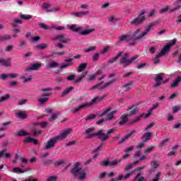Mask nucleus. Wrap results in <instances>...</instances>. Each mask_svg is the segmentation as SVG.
Instances as JSON below:
<instances>
[{
  "mask_svg": "<svg viewBox=\"0 0 181 181\" xmlns=\"http://www.w3.org/2000/svg\"><path fill=\"white\" fill-rule=\"evenodd\" d=\"M71 132V129H67L66 130L64 131L63 133L61 134L50 139L45 146L42 147L43 151H46L47 149H52V148H54L56 144L59 142V141H63V139H66L70 133Z\"/></svg>",
  "mask_w": 181,
  "mask_h": 181,
  "instance_id": "1",
  "label": "nucleus"
},
{
  "mask_svg": "<svg viewBox=\"0 0 181 181\" xmlns=\"http://www.w3.org/2000/svg\"><path fill=\"white\" fill-rule=\"evenodd\" d=\"M95 129V127H89L83 132V135H87L86 138L88 139L94 138V136H98V139L102 141V142H105V141L108 139V135L104 133V130L100 129L96 133H92Z\"/></svg>",
  "mask_w": 181,
  "mask_h": 181,
  "instance_id": "2",
  "label": "nucleus"
},
{
  "mask_svg": "<svg viewBox=\"0 0 181 181\" xmlns=\"http://www.w3.org/2000/svg\"><path fill=\"white\" fill-rule=\"evenodd\" d=\"M119 53H122V58L120 59V64L123 66V67H127V66H129V64H135L136 62L139 61V56L134 55L129 58V53L124 52H119Z\"/></svg>",
  "mask_w": 181,
  "mask_h": 181,
  "instance_id": "3",
  "label": "nucleus"
},
{
  "mask_svg": "<svg viewBox=\"0 0 181 181\" xmlns=\"http://www.w3.org/2000/svg\"><path fill=\"white\" fill-rule=\"evenodd\" d=\"M104 100V96H96L93 98L90 103H86L81 105H78L77 107H74V109L71 110L70 112H78L80 110H83V108H86V107H92L97 104V103H100V101H103Z\"/></svg>",
  "mask_w": 181,
  "mask_h": 181,
  "instance_id": "4",
  "label": "nucleus"
},
{
  "mask_svg": "<svg viewBox=\"0 0 181 181\" xmlns=\"http://www.w3.org/2000/svg\"><path fill=\"white\" fill-rule=\"evenodd\" d=\"M139 32H141V30L138 29L134 31L132 35H128L119 36L117 40V44L121 43V42H129V40H132L134 39V40H139L140 38H137L139 36V35H138Z\"/></svg>",
  "mask_w": 181,
  "mask_h": 181,
  "instance_id": "5",
  "label": "nucleus"
},
{
  "mask_svg": "<svg viewBox=\"0 0 181 181\" xmlns=\"http://www.w3.org/2000/svg\"><path fill=\"white\" fill-rule=\"evenodd\" d=\"M71 173L74 176V177H77L78 180H84L86 179V173H84V169L74 167L71 170Z\"/></svg>",
  "mask_w": 181,
  "mask_h": 181,
  "instance_id": "6",
  "label": "nucleus"
},
{
  "mask_svg": "<svg viewBox=\"0 0 181 181\" xmlns=\"http://www.w3.org/2000/svg\"><path fill=\"white\" fill-rule=\"evenodd\" d=\"M174 45H176V39L173 40L170 43H167L160 52L157 54V57H162L163 56H165V54H166L170 50V47H172V46Z\"/></svg>",
  "mask_w": 181,
  "mask_h": 181,
  "instance_id": "7",
  "label": "nucleus"
},
{
  "mask_svg": "<svg viewBox=\"0 0 181 181\" xmlns=\"http://www.w3.org/2000/svg\"><path fill=\"white\" fill-rule=\"evenodd\" d=\"M158 23H159L158 21H155L148 23V25L146 27V30L144 33L139 35L137 39H142V37H144V36H146L148 33L151 32V29H152V27L155 26L156 25H158Z\"/></svg>",
  "mask_w": 181,
  "mask_h": 181,
  "instance_id": "8",
  "label": "nucleus"
},
{
  "mask_svg": "<svg viewBox=\"0 0 181 181\" xmlns=\"http://www.w3.org/2000/svg\"><path fill=\"white\" fill-rule=\"evenodd\" d=\"M54 40H59L61 43H69L71 40L66 37V34H60L55 36Z\"/></svg>",
  "mask_w": 181,
  "mask_h": 181,
  "instance_id": "9",
  "label": "nucleus"
},
{
  "mask_svg": "<svg viewBox=\"0 0 181 181\" xmlns=\"http://www.w3.org/2000/svg\"><path fill=\"white\" fill-rule=\"evenodd\" d=\"M135 132H136V130H134V129L132 130V132L129 134H127L126 136L122 137L120 141H119L118 144L122 145V144L124 142H127V141H128V139H129V138H134V136H135Z\"/></svg>",
  "mask_w": 181,
  "mask_h": 181,
  "instance_id": "10",
  "label": "nucleus"
},
{
  "mask_svg": "<svg viewBox=\"0 0 181 181\" xmlns=\"http://www.w3.org/2000/svg\"><path fill=\"white\" fill-rule=\"evenodd\" d=\"M42 67V64L35 63L25 68V71H37Z\"/></svg>",
  "mask_w": 181,
  "mask_h": 181,
  "instance_id": "11",
  "label": "nucleus"
},
{
  "mask_svg": "<svg viewBox=\"0 0 181 181\" xmlns=\"http://www.w3.org/2000/svg\"><path fill=\"white\" fill-rule=\"evenodd\" d=\"M134 88V81H129L127 82L126 84L123 85L121 87V89L123 90V91H129Z\"/></svg>",
  "mask_w": 181,
  "mask_h": 181,
  "instance_id": "12",
  "label": "nucleus"
},
{
  "mask_svg": "<svg viewBox=\"0 0 181 181\" xmlns=\"http://www.w3.org/2000/svg\"><path fill=\"white\" fill-rule=\"evenodd\" d=\"M146 18L145 16H138L137 18H134L133 21H130L131 25H141L143 22H144Z\"/></svg>",
  "mask_w": 181,
  "mask_h": 181,
  "instance_id": "13",
  "label": "nucleus"
},
{
  "mask_svg": "<svg viewBox=\"0 0 181 181\" xmlns=\"http://www.w3.org/2000/svg\"><path fill=\"white\" fill-rule=\"evenodd\" d=\"M42 7L43 8V9H46L47 13L58 12V11H59V8H55L54 9H49V8H50V4H49V3H44L43 5L42 6Z\"/></svg>",
  "mask_w": 181,
  "mask_h": 181,
  "instance_id": "14",
  "label": "nucleus"
},
{
  "mask_svg": "<svg viewBox=\"0 0 181 181\" xmlns=\"http://www.w3.org/2000/svg\"><path fill=\"white\" fill-rule=\"evenodd\" d=\"M37 101H38L40 105H45L49 101V98H45L43 95H40L37 98Z\"/></svg>",
  "mask_w": 181,
  "mask_h": 181,
  "instance_id": "15",
  "label": "nucleus"
},
{
  "mask_svg": "<svg viewBox=\"0 0 181 181\" xmlns=\"http://www.w3.org/2000/svg\"><path fill=\"white\" fill-rule=\"evenodd\" d=\"M120 122H119V127H122V125H124V124H127L128 122V115L124 114L120 117Z\"/></svg>",
  "mask_w": 181,
  "mask_h": 181,
  "instance_id": "16",
  "label": "nucleus"
},
{
  "mask_svg": "<svg viewBox=\"0 0 181 181\" xmlns=\"http://www.w3.org/2000/svg\"><path fill=\"white\" fill-rule=\"evenodd\" d=\"M151 137H152V133H151V132H146L142 136L141 140L143 141V142H146H146H148V141H149V139H151Z\"/></svg>",
  "mask_w": 181,
  "mask_h": 181,
  "instance_id": "17",
  "label": "nucleus"
},
{
  "mask_svg": "<svg viewBox=\"0 0 181 181\" xmlns=\"http://www.w3.org/2000/svg\"><path fill=\"white\" fill-rule=\"evenodd\" d=\"M129 115H135V114H136V112H138V110H139L137 107H135V106H131V107H129L128 109H127V111H129Z\"/></svg>",
  "mask_w": 181,
  "mask_h": 181,
  "instance_id": "18",
  "label": "nucleus"
},
{
  "mask_svg": "<svg viewBox=\"0 0 181 181\" xmlns=\"http://www.w3.org/2000/svg\"><path fill=\"white\" fill-rule=\"evenodd\" d=\"M88 11H78V12H72L71 15H74V16H76L77 18H81L82 16H84V15H88Z\"/></svg>",
  "mask_w": 181,
  "mask_h": 181,
  "instance_id": "19",
  "label": "nucleus"
},
{
  "mask_svg": "<svg viewBox=\"0 0 181 181\" xmlns=\"http://www.w3.org/2000/svg\"><path fill=\"white\" fill-rule=\"evenodd\" d=\"M95 30L94 28L89 30H83L79 33V35L81 36H87V35H90V33L94 32Z\"/></svg>",
  "mask_w": 181,
  "mask_h": 181,
  "instance_id": "20",
  "label": "nucleus"
},
{
  "mask_svg": "<svg viewBox=\"0 0 181 181\" xmlns=\"http://www.w3.org/2000/svg\"><path fill=\"white\" fill-rule=\"evenodd\" d=\"M114 83H115V79L112 78V80L109 81L107 83H105L104 86L100 87V91H101V90H104V88H107L108 86H111V84H114Z\"/></svg>",
  "mask_w": 181,
  "mask_h": 181,
  "instance_id": "21",
  "label": "nucleus"
},
{
  "mask_svg": "<svg viewBox=\"0 0 181 181\" xmlns=\"http://www.w3.org/2000/svg\"><path fill=\"white\" fill-rule=\"evenodd\" d=\"M74 88L73 86H71L69 88H67L65 90H64L62 93L61 97H66L70 92H71Z\"/></svg>",
  "mask_w": 181,
  "mask_h": 181,
  "instance_id": "22",
  "label": "nucleus"
},
{
  "mask_svg": "<svg viewBox=\"0 0 181 181\" xmlns=\"http://www.w3.org/2000/svg\"><path fill=\"white\" fill-rule=\"evenodd\" d=\"M14 135L16 136H26L29 135V133L26 132L25 130H21L20 132L14 133Z\"/></svg>",
  "mask_w": 181,
  "mask_h": 181,
  "instance_id": "23",
  "label": "nucleus"
},
{
  "mask_svg": "<svg viewBox=\"0 0 181 181\" xmlns=\"http://www.w3.org/2000/svg\"><path fill=\"white\" fill-rule=\"evenodd\" d=\"M28 170H30V168H28L27 170H21L19 168H13V172L14 173H25V172H28Z\"/></svg>",
  "mask_w": 181,
  "mask_h": 181,
  "instance_id": "24",
  "label": "nucleus"
},
{
  "mask_svg": "<svg viewBox=\"0 0 181 181\" xmlns=\"http://www.w3.org/2000/svg\"><path fill=\"white\" fill-rule=\"evenodd\" d=\"M87 63H83V64H81L77 69V71L78 73H81V71H83V70H86V69L87 68Z\"/></svg>",
  "mask_w": 181,
  "mask_h": 181,
  "instance_id": "25",
  "label": "nucleus"
},
{
  "mask_svg": "<svg viewBox=\"0 0 181 181\" xmlns=\"http://www.w3.org/2000/svg\"><path fill=\"white\" fill-rule=\"evenodd\" d=\"M121 56H122V52H118L116 57L109 59V63H114V62H117V60H118V59L120 58Z\"/></svg>",
  "mask_w": 181,
  "mask_h": 181,
  "instance_id": "26",
  "label": "nucleus"
},
{
  "mask_svg": "<svg viewBox=\"0 0 181 181\" xmlns=\"http://www.w3.org/2000/svg\"><path fill=\"white\" fill-rule=\"evenodd\" d=\"M12 37L9 35L0 36V42H5L6 40H11Z\"/></svg>",
  "mask_w": 181,
  "mask_h": 181,
  "instance_id": "27",
  "label": "nucleus"
},
{
  "mask_svg": "<svg viewBox=\"0 0 181 181\" xmlns=\"http://www.w3.org/2000/svg\"><path fill=\"white\" fill-rule=\"evenodd\" d=\"M0 66H4L5 67H11V61L0 60Z\"/></svg>",
  "mask_w": 181,
  "mask_h": 181,
  "instance_id": "28",
  "label": "nucleus"
},
{
  "mask_svg": "<svg viewBox=\"0 0 181 181\" xmlns=\"http://www.w3.org/2000/svg\"><path fill=\"white\" fill-rule=\"evenodd\" d=\"M151 173L155 172V170L153 169H156V168H158V166H159V163H158V162L156 161H151Z\"/></svg>",
  "mask_w": 181,
  "mask_h": 181,
  "instance_id": "29",
  "label": "nucleus"
},
{
  "mask_svg": "<svg viewBox=\"0 0 181 181\" xmlns=\"http://www.w3.org/2000/svg\"><path fill=\"white\" fill-rule=\"evenodd\" d=\"M13 21L14 23H12L13 28H16L18 26L17 23H18V25H22V20L21 19L15 18Z\"/></svg>",
  "mask_w": 181,
  "mask_h": 181,
  "instance_id": "30",
  "label": "nucleus"
},
{
  "mask_svg": "<svg viewBox=\"0 0 181 181\" xmlns=\"http://www.w3.org/2000/svg\"><path fill=\"white\" fill-rule=\"evenodd\" d=\"M11 97V95L6 94L4 96L0 97V103H4V101H7V100H9Z\"/></svg>",
  "mask_w": 181,
  "mask_h": 181,
  "instance_id": "31",
  "label": "nucleus"
},
{
  "mask_svg": "<svg viewBox=\"0 0 181 181\" xmlns=\"http://www.w3.org/2000/svg\"><path fill=\"white\" fill-rule=\"evenodd\" d=\"M97 115H94V114H90L87 115L85 117V120L86 121H91V119H95V118H96Z\"/></svg>",
  "mask_w": 181,
  "mask_h": 181,
  "instance_id": "32",
  "label": "nucleus"
},
{
  "mask_svg": "<svg viewBox=\"0 0 181 181\" xmlns=\"http://www.w3.org/2000/svg\"><path fill=\"white\" fill-rule=\"evenodd\" d=\"M20 80H23V83H29V81H32V76H30L28 78L21 76Z\"/></svg>",
  "mask_w": 181,
  "mask_h": 181,
  "instance_id": "33",
  "label": "nucleus"
},
{
  "mask_svg": "<svg viewBox=\"0 0 181 181\" xmlns=\"http://www.w3.org/2000/svg\"><path fill=\"white\" fill-rule=\"evenodd\" d=\"M69 29L71 30H73L74 32H80V30H81V27H76L75 25H72L70 26Z\"/></svg>",
  "mask_w": 181,
  "mask_h": 181,
  "instance_id": "34",
  "label": "nucleus"
},
{
  "mask_svg": "<svg viewBox=\"0 0 181 181\" xmlns=\"http://www.w3.org/2000/svg\"><path fill=\"white\" fill-rule=\"evenodd\" d=\"M104 84V81H101L100 83H96L95 86L90 88V90H95V88H98V87H101Z\"/></svg>",
  "mask_w": 181,
  "mask_h": 181,
  "instance_id": "35",
  "label": "nucleus"
},
{
  "mask_svg": "<svg viewBox=\"0 0 181 181\" xmlns=\"http://www.w3.org/2000/svg\"><path fill=\"white\" fill-rule=\"evenodd\" d=\"M81 54H78V55H76L74 57V58H70V59H65V62L66 63H70L71 62L74 61V59H80V57H81Z\"/></svg>",
  "mask_w": 181,
  "mask_h": 181,
  "instance_id": "36",
  "label": "nucleus"
},
{
  "mask_svg": "<svg viewBox=\"0 0 181 181\" xmlns=\"http://www.w3.org/2000/svg\"><path fill=\"white\" fill-rule=\"evenodd\" d=\"M17 117L18 118H21V119H25V118L28 117V116L22 112L17 113Z\"/></svg>",
  "mask_w": 181,
  "mask_h": 181,
  "instance_id": "37",
  "label": "nucleus"
},
{
  "mask_svg": "<svg viewBox=\"0 0 181 181\" xmlns=\"http://www.w3.org/2000/svg\"><path fill=\"white\" fill-rule=\"evenodd\" d=\"M2 125L3 127L0 128V132L5 131V129H6V127H8V125H11V122H4Z\"/></svg>",
  "mask_w": 181,
  "mask_h": 181,
  "instance_id": "38",
  "label": "nucleus"
},
{
  "mask_svg": "<svg viewBox=\"0 0 181 181\" xmlns=\"http://www.w3.org/2000/svg\"><path fill=\"white\" fill-rule=\"evenodd\" d=\"M21 19H25V21H29V19H32V16L26 15V14H21Z\"/></svg>",
  "mask_w": 181,
  "mask_h": 181,
  "instance_id": "39",
  "label": "nucleus"
},
{
  "mask_svg": "<svg viewBox=\"0 0 181 181\" xmlns=\"http://www.w3.org/2000/svg\"><path fill=\"white\" fill-rule=\"evenodd\" d=\"M59 66V63L53 62H51L49 65H48V68L49 69H54V67H57Z\"/></svg>",
  "mask_w": 181,
  "mask_h": 181,
  "instance_id": "40",
  "label": "nucleus"
},
{
  "mask_svg": "<svg viewBox=\"0 0 181 181\" xmlns=\"http://www.w3.org/2000/svg\"><path fill=\"white\" fill-rule=\"evenodd\" d=\"M37 49H40V50H45L46 47H47V44H40L37 45Z\"/></svg>",
  "mask_w": 181,
  "mask_h": 181,
  "instance_id": "41",
  "label": "nucleus"
},
{
  "mask_svg": "<svg viewBox=\"0 0 181 181\" xmlns=\"http://www.w3.org/2000/svg\"><path fill=\"white\" fill-rule=\"evenodd\" d=\"M62 165H64V160H57L54 163V166H62Z\"/></svg>",
  "mask_w": 181,
  "mask_h": 181,
  "instance_id": "42",
  "label": "nucleus"
},
{
  "mask_svg": "<svg viewBox=\"0 0 181 181\" xmlns=\"http://www.w3.org/2000/svg\"><path fill=\"white\" fill-rule=\"evenodd\" d=\"M111 110H112V106H110L109 107H107L100 115V117H104V115H105V114H108V112H110V111H111Z\"/></svg>",
  "mask_w": 181,
  "mask_h": 181,
  "instance_id": "43",
  "label": "nucleus"
},
{
  "mask_svg": "<svg viewBox=\"0 0 181 181\" xmlns=\"http://www.w3.org/2000/svg\"><path fill=\"white\" fill-rule=\"evenodd\" d=\"M155 81L162 83L163 81V76L158 75L155 78Z\"/></svg>",
  "mask_w": 181,
  "mask_h": 181,
  "instance_id": "44",
  "label": "nucleus"
},
{
  "mask_svg": "<svg viewBox=\"0 0 181 181\" xmlns=\"http://www.w3.org/2000/svg\"><path fill=\"white\" fill-rule=\"evenodd\" d=\"M118 163H121V160H114L113 161H110V166H117Z\"/></svg>",
  "mask_w": 181,
  "mask_h": 181,
  "instance_id": "45",
  "label": "nucleus"
},
{
  "mask_svg": "<svg viewBox=\"0 0 181 181\" xmlns=\"http://www.w3.org/2000/svg\"><path fill=\"white\" fill-rule=\"evenodd\" d=\"M19 74H7L8 78H16Z\"/></svg>",
  "mask_w": 181,
  "mask_h": 181,
  "instance_id": "46",
  "label": "nucleus"
},
{
  "mask_svg": "<svg viewBox=\"0 0 181 181\" xmlns=\"http://www.w3.org/2000/svg\"><path fill=\"white\" fill-rule=\"evenodd\" d=\"M53 54L55 56H64V54H66V51L62 50L61 52H54Z\"/></svg>",
  "mask_w": 181,
  "mask_h": 181,
  "instance_id": "47",
  "label": "nucleus"
},
{
  "mask_svg": "<svg viewBox=\"0 0 181 181\" xmlns=\"http://www.w3.org/2000/svg\"><path fill=\"white\" fill-rule=\"evenodd\" d=\"M114 118V115H112V113L110 112L107 117H105V121H111V119H112Z\"/></svg>",
  "mask_w": 181,
  "mask_h": 181,
  "instance_id": "48",
  "label": "nucleus"
},
{
  "mask_svg": "<svg viewBox=\"0 0 181 181\" xmlns=\"http://www.w3.org/2000/svg\"><path fill=\"white\" fill-rule=\"evenodd\" d=\"M136 173L135 174L136 177H134V180H136V179L142 175V171L141 170H136Z\"/></svg>",
  "mask_w": 181,
  "mask_h": 181,
  "instance_id": "49",
  "label": "nucleus"
},
{
  "mask_svg": "<svg viewBox=\"0 0 181 181\" xmlns=\"http://www.w3.org/2000/svg\"><path fill=\"white\" fill-rule=\"evenodd\" d=\"M102 166H110V160H104L100 163Z\"/></svg>",
  "mask_w": 181,
  "mask_h": 181,
  "instance_id": "50",
  "label": "nucleus"
},
{
  "mask_svg": "<svg viewBox=\"0 0 181 181\" xmlns=\"http://www.w3.org/2000/svg\"><path fill=\"white\" fill-rule=\"evenodd\" d=\"M3 159H9L11 158V153L4 152V155L1 156Z\"/></svg>",
  "mask_w": 181,
  "mask_h": 181,
  "instance_id": "51",
  "label": "nucleus"
},
{
  "mask_svg": "<svg viewBox=\"0 0 181 181\" xmlns=\"http://www.w3.org/2000/svg\"><path fill=\"white\" fill-rule=\"evenodd\" d=\"M100 59V54L99 53H95L93 57H92V60L93 62H97Z\"/></svg>",
  "mask_w": 181,
  "mask_h": 181,
  "instance_id": "52",
  "label": "nucleus"
},
{
  "mask_svg": "<svg viewBox=\"0 0 181 181\" xmlns=\"http://www.w3.org/2000/svg\"><path fill=\"white\" fill-rule=\"evenodd\" d=\"M108 20H109V22H110L111 23H114L117 22V21H118V19L114 17V16L109 17Z\"/></svg>",
  "mask_w": 181,
  "mask_h": 181,
  "instance_id": "53",
  "label": "nucleus"
},
{
  "mask_svg": "<svg viewBox=\"0 0 181 181\" xmlns=\"http://www.w3.org/2000/svg\"><path fill=\"white\" fill-rule=\"evenodd\" d=\"M28 45V42L26 40H21L19 42L20 47H25Z\"/></svg>",
  "mask_w": 181,
  "mask_h": 181,
  "instance_id": "54",
  "label": "nucleus"
},
{
  "mask_svg": "<svg viewBox=\"0 0 181 181\" xmlns=\"http://www.w3.org/2000/svg\"><path fill=\"white\" fill-rule=\"evenodd\" d=\"M13 47H14L13 45H8L5 48V52H12V50H13Z\"/></svg>",
  "mask_w": 181,
  "mask_h": 181,
  "instance_id": "55",
  "label": "nucleus"
},
{
  "mask_svg": "<svg viewBox=\"0 0 181 181\" xmlns=\"http://www.w3.org/2000/svg\"><path fill=\"white\" fill-rule=\"evenodd\" d=\"M57 115H59V112L54 113L51 117L48 119L49 121H53V119H56L57 118Z\"/></svg>",
  "mask_w": 181,
  "mask_h": 181,
  "instance_id": "56",
  "label": "nucleus"
},
{
  "mask_svg": "<svg viewBox=\"0 0 181 181\" xmlns=\"http://www.w3.org/2000/svg\"><path fill=\"white\" fill-rule=\"evenodd\" d=\"M39 40H40V37L39 36L32 37L31 39L32 43H36V42H39Z\"/></svg>",
  "mask_w": 181,
  "mask_h": 181,
  "instance_id": "57",
  "label": "nucleus"
},
{
  "mask_svg": "<svg viewBox=\"0 0 181 181\" xmlns=\"http://www.w3.org/2000/svg\"><path fill=\"white\" fill-rule=\"evenodd\" d=\"M160 175H161V173H160V172L158 173L156 175L155 178L153 179L152 181H159V180L160 179Z\"/></svg>",
  "mask_w": 181,
  "mask_h": 181,
  "instance_id": "58",
  "label": "nucleus"
},
{
  "mask_svg": "<svg viewBox=\"0 0 181 181\" xmlns=\"http://www.w3.org/2000/svg\"><path fill=\"white\" fill-rule=\"evenodd\" d=\"M166 142H169V139H165L164 140H163V141L161 143H160V144L158 145V146L160 148H162L163 146H165V144H166Z\"/></svg>",
  "mask_w": 181,
  "mask_h": 181,
  "instance_id": "59",
  "label": "nucleus"
},
{
  "mask_svg": "<svg viewBox=\"0 0 181 181\" xmlns=\"http://www.w3.org/2000/svg\"><path fill=\"white\" fill-rule=\"evenodd\" d=\"M96 47L94 46L90 47L89 48L85 49L86 53H88V52H94L95 50Z\"/></svg>",
  "mask_w": 181,
  "mask_h": 181,
  "instance_id": "60",
  "label": "nucleus"
},
{
  "mask_svg": "<svg viewBox=\"0 0 181 181\" xmlns=\"http://www.w3.org/2000/svg\"><path fill=\"white\" fill-rule=\"evenodd\" d=\"M33 132L34 136H36L40 135V134H42V130L41 129L33 130Z\"/></svg>",
  "mask_w": 181,
  "mask_h": 181,
  "instance_id": "61",
  "label": "nucleus"
},
{
  "mask_svg": "<svg viewBox=\"0 0 181 181\" xmlns=\"http://www.w3.org/2000/svg\"><path fill=\"white\" fill-rule=\"evenodd\" d=\"M39 27L41 28L42 29H45V30L49 29V27L46 25V24L41 23L39 24Z\"/></svg>",
  "mask_w": 181,
  "mask_h": 181,
  "instance_id": "62",
  "label": "nucleus"
},
{
  "mask_svg": "<svg viewBox=\"0 0 181 181\" xmlns=\"http://www.w3.org/2000/svg\"><path fill=\"white\" fill-rule=\"evenodd\" d=\"M56 180H57V177L56 176H50V177H48L47 179V181H56Z\"/></svg>",
  "mask_w": 181,
  "mask_h": 181,
  "instance_id": "63",
  "label": "nucleus"
},
{
  "mask_svg": "<svg viewBox=\"0 0 181 181\" xmlns=\"http://www.w3.org/2000/svg\"><path fill=\"white\" fill-rule=\"evenodd\" d=\"M133 166H134L133 164H127V165L124 168V172H128V170H129V169H132Z\"/></svg>",
  "mask_w": 181,
  "mask_h": 181,
  "instance_id": "64",
  "label": "nucleus"
}]
</instances>
